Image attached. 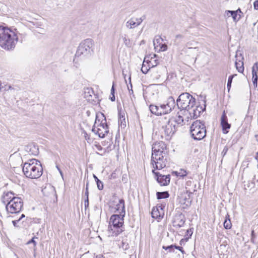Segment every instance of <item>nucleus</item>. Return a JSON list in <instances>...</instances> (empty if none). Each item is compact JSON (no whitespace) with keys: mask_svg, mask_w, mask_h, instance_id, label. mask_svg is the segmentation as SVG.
I'll return each instance as SVG.
<instances>
[{"mask_svg":"<svg viewBox=\"0 0 258 258\" xmlns=\"http://www.w3.org/2000/svg\"><path fill=\"white\" fill-rule=\"evenodd\" d=\"M169 196V194L167 191L162 192L157 191L156 192L157 199L158 200L168 198Z\"/></svg>","mask_w":258,"mask_h":258,"instance_id":"nucleus-28","label":"nucleus"},{"mask_svg":"<svg viewBox=\"0 0 258 258\" xmlns=\"http://www.w3.org/2000/svg\"><path fill=\"white\" fill-rule=\"evenodd\" d=\"M85 209L86 210L89 207V198H86L84 201Z\"/></svg>","mask_w":258,"mask_h":258,"instance_id":"nucleus-52","label":"nucleus"},{"mask_svg":"<svg viewBox=\"0 0 258 258\" xmlns=\"http://www.w3.org/2000/svg\"><path fill=\"white\" fill-rule=\"evenodd\" d=\"M182 247L181 246H177L175 244V248L176 249H178L179 250V251L181 250V249H182Z\"/></svg>","mask_w":258,"mask_h":258,"instance_id":"nucleus-60","label":"nucleus"},{"mask_svg":"<svg viewBox=\"0 0 258 258\" xmlns=\"http://www.w3.org/2000/svg\"><path fill=\"white\" fill-rule=\"evenodd\" d=\"M95 125H94L93 126V128L92 129V131L94 133H95V134H97V130H96L95 129Z\"/></svg>","mask_w":258,"mask_h":258,"instance_id":"nucleus-59","label":"nucleus"},{"mask_svg":"<svg viewBox=\"0 0 258 258\" xmlns=\"http://www.w3.org/2000/svg\"><path fill=\"white\" fill-rule=\"evenodd\" d=\"M147 63H149V66L151 67V68H154L159 63V62L157 59L152 57L151 60H150L149 62Z\"/></svg>","mask_w":258,"mask_h":258,"instance_id":"nucleus-32","label":"nucleus"},{"mask_svg":"<svg viewBox=\"0 0 258 258\" xmlns=\"http://www.w3.org/2000/svg\"><path fill=\"white\" fill-rule=\"evenodd\" d=\"M25 150L30 155L36 156L39 154L38 148L34 144H29L26 146Z\"/></svg>","mask_w":258,"mask_h":258,"instance_id":"nucleus-21","label":"nucleus"},{"mask_svg":"<svg viewBox=\"0 0 258 258\" xmlns=\"http://www.w3.org/2000/svg\"><path fill=\"white\" fill-rule=\"evenodd\" d=\"M174 122L173 120L169 119L167 123L162 127L166 140H169L177 130V127L174 125Z\"/></svg>","mask_w":258,"mask_h":258,"instance_id":"nucleus-10","label":"nucleus"},{"mask_svg":"<svg viewBox=\"0 0 258 258\" xmlns=\"http://www.w3.org/2000/svg\"><path fill=\"white\" fill-rule=\"evenodd\" d=\"M228 150V147L226 146H225L222 152V154L223 156H224L226 154Z\"/></svg>","mask_w":258,"mask_h":258,"instance_id":"nucleus-53","label":"nucleus"},{"mask_svg":"<svg viewBox=\"0 0 258 258\" xmlns=\"http://www.w3.org/2000/svg\"><path fill=\"white\" fill-rule=\"evenodd\" d=\"M99 116L97 114L96 116V119L95 121V125H97L98 127L97 132L98 136L100 138H103L105 137V135L109 132L108 126L107 124L106 117L102 113L101 114V120L99 118Z\"/></svg>","mask_w":258,"mask_h":258,"instance_id":"nucleus-8","label":"nucleus"},{"mask_svg":"<svg viewBox=\"0 0 258 258\" xmlns=\"http://www.w3.org/2000/svg\"><path fill=\"white\" fill-rule=\"evenodd\" d=\"M42 192L44 196L50 197L51 199L55 198L57 199V195L55 188L50 184L46 186L42 189Z\"/></svg>","mask_w":258,"mask_h":258,"instance_id":"nucleus-14","label":"nucleus"},{"mask_svg":"<svg viewBox=\"0 0 258 258\" xmlns=\"http://www.w3.org/2000/svg\"><path fill=\"white\" fill-rule=\"evenodd\" d=\"M198 44V42H188L186 44V47L187 50L186 51L188 53H196V56L195 57V61L197 57L199 56V47L197 46Z\"/></svg>","mask_w":258,"mask_h":258,"instance_id":"nucleus-17","label":"nucleus"},{"mask_svg":"<svg viewBox=\"0 0 258 258\" xmlns=\"http://www.w3.org/2000/svg\"><path fill=\"white\" fill-rule=\"evenodd\" d=\"M152 217L156 219H161L164 215V211H160L159 209L155 207L153 208L151 212Z\"/></svg>","mask_w":258,"mask_h":258,"instance_id":"nucleus-22","label":"nucleus"},{"mask_svg":"<svg viewBox=\"0 0 258 258\" xmlns=\"http://www.w3.org/2000/svg\"><path fill=\"white\" fill-rule=\"evenodd\" d=\"M118 123L121 126L125 127L126 126L125 113L121 110L118 111Z\"/></svg>","mask_w":258,"mask_h":258,"instance_id":"nucleus-24","label":"nucleus"},{"mask_svg":"<svg viewBox=\"0 0 258 258\" xmlns=\"http://www.w3.org/2000/svg\"><path fill=\"white\" fill-rule=\"evenodd\" d=\"M93 178H94V179H95V180L96 182H97V181L98 180H99V179L98 178V177H97L95 174H93Z\"/></svg>","mask_w":258,"mask_h":258,"instance_id":"nucleus-63","label":"nucleus"},{"mask_svg":"<svg viewBox=\"0 0 258 258\" xmlns=\"http://www.w3.org/2000/svg\"><path fill=\"white\" fill-rule=\"evenodd\" d=\"M114 93H115V87H114V83H113L111 89V96L110 97V99L112 101H114L115 100Z\"/></svg>","mask_w":258,"mask_h":258,"instance_id":"nucleus-37","label":"nucleus"},{"mask_svg":"<svg viewBox=\"0 0 258 258\" xmlns=\"http://www.w3.org/2000/svg\"><path fill=\"white\" fill-rule=\"evenodd\" d=\"M223 224L224 228L226 229H229L231 227V223L229 219H226Z\"/></svg>","mask_w":258,"mask_h":258,"instance_id":"nucleus-33","label":"nucleus"},{"mask_svg":"<svg viewBox=\"0 0 258 258\" xmlns=\"http://www.w3.org/2000/svg\"><path fill=\"white\" fill-rule=\"evenodd\" d=\"M19 222V221L18 220H14L12 221V223H13V225L14 226V227H17V228H20V226L18 225V223Z\"/></svg>","mask_w":258,"mask_h":258,"instance_id":"nucleus-54","label":"nucleus"},{"mask_svg":"<svg viewBox=\"0 0 258 258\" xmlns=\"http://www.w3.org/2000/svg\"><path fill=\"white\" fill-rule=\"evenodd\" d=\"M23 172L27 177L36 179L42 175L43 168L39 161L32 159L24 164Z\"/></svg>","mask_w":258,"mask_h":258,"instance_id":"nucleus-3","label":"nucleus"},{"mask_svg":"<svg viewBox=\"0 0 258 258\" xmlns=\"http://www.w3.org/2000/svg\"><path fill=\"white\" fill-rule=\"evenodd\" d=\"M176 38H183V36L181 34H178V35H176V36H175Z\"/></svg>","mask_w":258,"mask_h":258,"instance_id":"nucleus-61","label":"nucleus"},{"mask_svg":"<svg viewBox=\"0 0 258 258\" xmlns=\"http://www.w3.org/2000/svg\"><path fill=\"white\" fill-rule=\"evenodd\" d=\"M176 104L181 111L184 110V114L192 109L196 104V99L188 93L181 94L176 100Z\"/></svg>","mask_w":258,"mask_h":258,"instance_id":"nucleus-4","label":"nucleus"},{"mask_svg":"<svg viewBox=\"0 0 258 258\" xmlns=\"http://www.w3.org/2000/svg\"><path fill=\"white\" fill-rule=\"evenodd\" d=\"M16 33L10 29L0 26V46L4 49H13L18 41Z\"/></svg>","mask_w":258,"mask_h":258,"instance_id":"nucleus-2","label":"nucleus"},{"mask_svg":"<svg viewBox=\"0 0 258 258\" xmlns=\"http://www.w3.org/2000/svg\"><path fill=\"white\" fill-rule=\"evenodd\" d=\"M191 137L195 140H201L206 137V130L204 123L200 120L194 121L190 127Z\"/></svg>","mask_w":258,"mask_h":258,"instance_id":"nucleus-7","label":"nucleus"},{"mask_svg":"<svg viewBox=\"0 0 258 258\" xmlns=\"http://www.w3.org/2000/svg\"><path fill=\"white\" fill-rule=\"evenodd\" d=\"M94 42L91 39H86L82 41L78 47L75 58L88 57L94 53Z\"/></svg>","mask_w":258,"mask_h":258,"instance_id":"nucleus-5","label":"nucleus"},{"mask_svg":"<svg viewBox=\"0 0 258 258\" xmlns=\"http://www.w3.org/2000/svg\"><path fill=\"white\" fill-rule=\"evenodd\" d=\"M35 238H38L36 237H33L30 240H29L27 242V244H30L31 243H33L34 244V246H35L36 245V242L34 240Z\"/></svg>","mask_w":258,"mask_h":258,"instance_id":"nucleus-51","label":"nucleus"},{"mask_svg":"<svg viewBox=\"0 0 258 258\" xmlns=\"http://www.w3.org/2000/svg\"><path fill=\"white\" fill-rule=\"evenodd\" d=\"M2 89H4V91H9L10 89H14V87H12L11 85H6L4 86H2Z\"/></svg>","mask_w":258,"mask_h":258,"instance_id":"nucleus-44","label":"nucleus"},{"mask_svg":"<svg viewBox=\"0 0 258 258\" xmlns=\"http://www.w3.org/2000/svg\"><path fill=\"white\" fill-rule=\"evenodd\" d=\"M124 200L122 199H119L118 203L115 205V212H118V215L124 217L125 215Z\"/></svg>","mask_w":258,"mask_h":258,"instance_id":"nucleus-18","label":"nucleus"},{"mask_svg":"<svg viewBox=\"0 0 258 258\" xmlns=\"http://www.w3.org/2000/svg\"><path fill=\"white\" fill-rule=\"evenodd\" d=\"M56 168L58 170L60 174L61 175V177H63V173L60 168L59 167L58 165H56Z\"/></svg>","mask_w":258,"mask_h":258,"instance_id":"nucleus-58","label":"nucleus"},{"mask_svg":"<svg viewBox=\"0 0 258 258\" xmlns=\"http://www.w3.org/2000/svg\"><path fill=\"white\" fill-rule=\"evenodd\" d=\"M237 54L236 55L235 57H237ZM235 65L236 68V69L239 73H242L244 70L243 67V62L241 60H238L237 58H236Z\"/></svg>","mask_w":258,"mask_h":258,"instance_id":"nucleus-26","label":"nucleus"},{"mask_svg":"<svg viewBox=\"0 0 258 258\" xmlns=\"http://www.w3.org/2000/svg\"><path fill=\"white\" fill-rule=\"evenodd\" d=\"M185 221L184 215L182 213L177 214L173 220V226L176 228L182 227Z\"/></svg>","mask_w":258,"mask_h":258,"instance_id":"nucleus-13","label":"nucleus"},{"mask_svg":"<svg viewBox=\"0 0 258 258\" xmlns=\"http://www.w3.org/2000/svg\"><path fill=\"white\" fill-rule=\"evenodd\" d=\"M23 207V201L21 198H13L11 202L7 203L6 209L8 212L17 214L20 212Z\"/></svg>","mask_w":258,"mask_h":258,"instance_id":"nucleus-9","label":"nucleus"},{"mask_svg":"<svg viewBox=\"0 0 258 258\" xmlns=\"http://www.w3.org/2000/svg\"><path fill=\"white\" fill-rule=\"evenodd\" d=\"M165 207V205L163 204H161L160 205H157V206H156V207L158 208V209H159L160 211H164Z\"/></svg>","mask_w":258,"mask_h":258,"instance_id":"nucleus-56","label":"nucleus"},{"mask_svg":"<svg viewBox=\"0 0 258 258\" xmlns=\"http://www.w3.org/2000/svg\"><path fill=\"white\" fill-rule=\"evenodd\" d=\"M203 101V102L204 103V107L203 108V107L200 106H196V107H199V109L200 110L201 112H203V111H204V110H206V97L205 96L204 97Z\"/></svg>","mask_w":258,"mask_h":258,"instance_id":"nucleus-39","label":"nucleus"},{"mask_svg":"<svg viewBox=\"0 0 258 258\" xmlns=\"http://www.w3.org/2000/svg\"><path fill=\"white\" fill-rule=\"evenodd\" d=\"M24 217H25V215L24 214H22L21 215V217H20V218L18 219V220L20 221L21 220H22Z\"/></svg>","mask_w":258,"mask_h":258,"instance_id":"nucleus-62","label":"nucleus"},{"mask_svg":"<svg viewBox=\"0 0 258 258\" xmlns=\"http://www.w3.org/2000/svg\"><path fill=\"white\" fill-rule=\"evenodd\" d=\"M129 80H130V87L128 85H127V88H128V90H129V92H130V93L131 94V93H133V90L132 89V84L131 83V77L129 78Z\"/></svg>","mask_w":258,"mask_h":258,"instance_id":"nucleus-49","label":"nucleus"},{"mask_svg":"<svg viewBox=\"0 0 258 258\" xmlns=\"http://www.w3.org/2000/svg\"><path fill=\"white\" fill-rule=\"evenodd\" d=\"M257 79H258L257 75H255L252 76V83H253V86L254 87L257 86Z\"/></svg>","mask_w":258,"mask_h":258,"instance_id":"nucleus-43","label":"nucleus"},{"mask_svg":"<svg viewBox=\"0 0 258 258\" xmlns=\"http://www.w3.org/2000/svg\"><path fill=\"white\" fill-rule=\"evenodd\" d=\"M164 106V104H161L160 106L151 104L149 106V109L152 114L158 116L162 115L165 114Z\"/></svg>","mask_w":258,"mask_h":258,"instance_id":"nucleus-15","label":"nucleus"},{"mask_svg":"<svg viewBox=\"0 0 258 258\" xmlns=\"http://www.w3.org/2000/svg\"><path fill=\"white\" fill-rule=\"evenodd\" d=\"M163 41V39L161 38V36H156L153 41L155 48H156L157 47H159L162 43Z\"/></svg>","mask_w":258,"mask_h":258,"instance_id":"nucleus-30","label":"nucleus"},{"mask_svg":"<svg viewBox=\"0 0 258 258\" xmlns=\"http://www.w3.org/2000/svg\"><path fill=\"white\" fill-rule=\"evenodd\" d=\"M169 120L174 121V125H175L177 128L179 125H182L184 121L183 118L180 114H179L177 117L171 118L169 119Z\"/></svg>","mask_w":258,"mask_h":258,"instance_id":"nucleus-25","label":"nucleus"},{"mask_svg":"<svg viewBox=\"0 0 258 258\" xmlns=\"http://www.w3.org/2000/svg\"><path fill=\"white\" fill-rule=\"evenodd\" d=\"M125 26L128 29H134L137 26L135 22V18H132L126 22Z\"/></svg>","mask_w":258,"mask_h":258,"instance_id":"nucleus-27","label":"nucleus"},{"mask_svg":"<svg viewBox=\"0 0 258 258\" xmlns=\"http://www.w3.org/2000/svg\"><path fill=\"white\" fill-rule=\"evenodd\" d=\"M174 172L177 175V176L182 178L186 176L187 174L186 171L183 169H181L179 172L175 171Z\"/></svg>","mask_w":258,"mask_h":258,"instance_id":"nucleus-31","label":"nucleus"},{"mask_svg":"<svg viewBox=\"0 0 258 258\" xmlns=\"http://www.w3.org/2000/svg\"><path fill=\"white\" fill-rule=\"evenodd\" d=\"M124 217L118 214L110 217L108 231L112 236H117L123 231L121 228L124 223Z\"/></svg>","mask_w":258,"mask_h":258,"instance_id":"nucleus-6","label":"nucleus"},{"mask_svg":"<svg viewBox=\"0 0 258 258\" xmlns=\"http://www.w3.org/2000/svg\"><path fill=\"white\" fill-rule=\"evenodd\" d=\"M225 13L227 16H228V13L230 14V16H232L233 21L235 22L238 21L240 18V15H239V17L237 19V11H229L227 10L225 11Z\"/></svg>","mask_w":258,"mask_h":258,"instance_id":"nucleus-29","label":"nucleus"},{"mask_svg":"<svg viewBox=\"0 0 258 258\" xmlns=\"http://www.w3.org/2000/svg\"><path fill=\"white\" fill-rule=\"evenodd\" d=\"M88 185H89V181H87V183H86V187L85 193V196L86 197V198H89Z\"/></svg>","mask_w":258,"mask_h":258,"instance_id":"nucleus-46","label":"nucleus"},{"mask_svg":"<svg viewBox=\"0 0 258 258\" xmlns=\"http://www.w3.org/2000/svg\"><path fill=\"white\" fill-rule=\"evenodd\" d=\"M84 97L89 102L95 103L97 95L94 93L92 88H86L84 89Z\"/></svg>","mask_w":258,"mask_h":258,"instance_id":"nucleus-16","label":"nucleus"},{"mask_svg":"<svg viewBox=\"0 0 258 258\" xmlns=\"http://www.w3.org/2000/svg\"><path fill=\"white\" fill-rule=\"evenodd\" d=\"M255 235L254 234V230H252L251 231V242H252V243H255Z\"/></svg>","mask_w":258,"mask_h":258,"instance_id":"nucleus-45","label":"nucleus"},{"mask_svg":"<svg viewBox=\"0 0 258 258\" xmlns=\"http://www.w3.org/2000/svg\"><path fill=\"white\" fill-rule=\"evenodd\" d=\"M163 249L165 250H169V252L172 251L174 248H175V244H172L168 246H163L162 247Z\"/></svg>","mask_w":258,"mask_h":258,"instance_id":"nucleus-40","label":"nucleus"},{"mask_svg":"<svg viewBox=\"0 0 258 258\" xmlns=\"http://www.w3.org/2000/svg\"><path fill=\"white\" fill-rule=\"evenodd\" d=\"M135 22L137 25V26H138L142 23V20L140 18H135Z\"/></svg>","mask_w":258,"mask_h":258,"instance_id":"nucleus-55","label":"nucleus"},{"mask_svg":"<svg viewBox=\"0 0 258 258\" xmlns=\"http://www.w3.org/2000/svg\"><path fill=\"white\" fill-rule=\"evenodd\" d=\"M200 110L199 109V107H196L195 108H192L191 110H189L188 112H186L185 114H183L184 115L188 114L189 116H187V118H197L198 116L200 115Z\"/></svg>","mask_w":258,"mask_h":258,"instance_id":"nucleus-23","label":"nucleus"},{"mask_svg":"<svg viewBox=\"0 0 258 258\" xmlns=\"http://www.w3.org/2000/svg\"><path fill=\"white\" fill-rule=\"evenodd\" d=\"M193 233V229L189 228L186 230V235L189 237H190Z\"/></svg>","mask_w":258,"mask_h":258,"instance_id":"nucleus-47","label":"nucleus"},{"mask_svg":"<svg viewBox=\"0 0 258 258\" xmlns=\"http://www.w3.org/2000/svg\"><path fill=\"white\" fill-rule=\"evenodd\" d=\"M175 106V102L172 97H170L167 100L166 104H164L165 114L169 113Z\"/></svg>","mask_w":258,"mask_h":258,"instance_id":"nucleus-19","label":"nucleus"},{"mask_svg":"<svg viewBox=\"0 0 258 258\" xmlns=\"http://www.w3.org/2000/svg\"><path fill=\"white\" fill-rule=\"evenodd\" d=\"M166 145L164 142H156L152 145L151 163L153 168L161 170L165 167L168 163Z\"/></svg>","mask_w":258,"mask_h":258,"instance_id":"nucleus-1","label":"nucleus"},{"mask_svg":"<svg viewBox=\"0 0 258 258\" xmlns=\"http://www.w3.org/2000/svg\"><path fill=\"white\" fill-rule=\"evenodd\" d=\"M186 192L188 193V197H190V195L193 194V192L190 191L189 190H187Z\"/></svg>","mask_w":258,"mask_h":258,"instance_id":"nucleus-64","label":"nucleus"},{"mask_svg":"<svg viewBox=\"0 0 258 258\" xmlns=\"http://www.w3.org/2000/svg\"><path fill=\"white\" fill-rule=\"evenodd\" d=\"M144 62H145V61L143 62L142 67L141 68V71L143 74H146L148 72L151 67L149 66V68H148L147 66H146L145 65Z\"/></svg>","mask_w":258,"mask_h":258,"instance_id":"nucleus-38","label":"nucleus"},{"mask_svg":"<svg viewBox=\"0 0 258 258\" xmlns=\"http://www.w3.org/2000/svg\"><path fill=\"white\" fill-rule=\"evenodd\" d=\"M96 184L99 190H102L103 189V184L100 180H98L96 182Z\"/></svg>","mask_w":258,"mask_h":258,"instance_id":"nucleus-42","label":"nucleus"},{"mask_svg":"<svg viewBox=\"0 0 258 258\" xmlns=\"http://www.w3.org/2000/svg\"><path fill=\"white\" fill-rule=\"evenodd\" d=\"M220 125L222 127V132L224 134L228 133V130L231 127V124L228 122V118L226 115V112L224 111L220 119Z\"/></svg>","mask_w":258,"mask_h":258,"instance_id":"nucleus-12","label":"nucleus"},{"mask_svg":"<svg viewBox=\"0 0 258 258\" xmlns=\"http://www.w3.org/2000/svg\"><path fill=\"white\" fill-rule=\"evenodd\" d=\"M16 198V197L14 196V194L13 192H5L2 197V202L6 206L7 203L11 202V200H13V198Z\"/></svg>","mask_w":258,"mask_h":258,"instance_id":"nucleus-20","label":"nucleus"},{"mask_svg":"<svg viewBox=\"0 0 258 258\" xmlns=\"http://www.w3.org/2000/svg\"><path fill=\"white\" fill-rule=\"evenodd\" d=\"M253 7L254 9L258 10V0H256L253 3Z\"/></svg>","mask_w":258,"mask_h":258,"instance_id":"nucleus-57","label":"nucleus"},{"mask_svg":"<svg viewBox=\"0 0 258 258\" xmlns=\"http://www.w3.org/2000/svg\"><path fill=\"white\" fill-rule=\"evenodd\" d=\"M122 248L124 249V250H126V249H128L129 248V245L127 243H125L124 242H122V246H121Z\"/></svg>","mask_w":258,"mask_h":258,"instance_id":"nucleus-50","label":"nucleus"},{"mask_svg":"<svg viewBox=\"0 0 258 258\" xmlns=\"http://www.w3.org/2000/svg\"><path fill=\"white\" fill-rule=\"evenodd\" d=\"M159 51H165L167 49V45L165 43H162L159 46Z\"/></svg>","mask_w":258,"mask_h":258,"instance_id":"nucleus-41","label":"nucleus"},{"mask_svg":"<svg viewBox=\"0 0 258 258\" xmlns=\"http://www.w3.org/2000/svg\"><path fill=\"white\" fill-rule=\"evenodd\" d=\"M236 76V74L235 75H231L228 78V82H227V87L228 89V90H230V88H231V84H232V80H233V78L234 77V76Z\"/></svg>","mask_w":258,"mask_h":258,"instance_id":"nucleus-35","label":"nucleus"},{"mask_svg":"<svg viewBox=\"0 0 258 258\" xmlns=\"http://www.w3.org/2000/svg\"><path fill=\"white\" fill-rule=\"evenodd\" d=\"M123 41L125 45L127 47H131L132 43L130 40V39L127 38L125 35L124 37H123Z\"/></svg>","mask_w":258,"mask_h":258,"instance_id":"nucleus-34","label":"nucleus"},{"mask_svg":"<svg viewBox=\"0 0 258 258\" xmlns=\"http://www.w3.org/2000/svg\"><path fill=\"white\" fill-rule=\"evenodd\" d=\"M155 168L152 170V173L155 175V178L161 186H166L169 184L170 182V175H162L158 172L155 171Z\"/></svg>","mask_w":258,"mask_h":258,"instance_id":"nucleus-11","label":"nucleus"},{"mask_svg":"<svg viewBox=\"0 0 258 258\" xmlns=\"http://www.w3.org/2000/svg\"><path fill=\"white\" fill-rule=\"evenodd\" d=\"M129 80H130V87L128 85H127V88H128V90H129V92H130V93L131 94V93H133V90L132 89V84L131 83V77L129 78Z\"/></svg>","mask_w":258,"mask_h":258,"instance_id":"nucleus-48","label":"nucleus"},{"mask_svg":"<svg viewBox=\"0 0 258 258\" xmlns=\"http://www.w3.org/2000/svg\"><path fill=\"white\" fill-rule=\"evenodd\" d=\"M258 72V62H255L252 68V76L257 75Z\"/></svg>","mask_w":258,"mask_h":258,"instance_id":"nucleus-36","label":"nucleus"}]
</instances>
